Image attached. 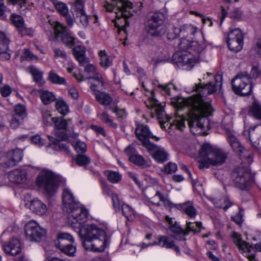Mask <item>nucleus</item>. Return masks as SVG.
<instances>
[{
  "mask_svg": "<svg viewBox=\"0 0 261 261\" xmlns=\"http://www.w3.org/2000/svg\"><path fill=\"white\" fill-rule=\"evenodd\" d=\"M231 85L234 93L242 96L250 95L253 87L252 82L246 71L238 73L232 80Z\"/></svg>",
  "mask_w": 261,
  "mask_h": 261,
  "instance_id": "9",
  "label": "nucleus"
},
{
  "mask_svg": "<svg viewBox=\"0 0 261 261\" xmlns=\"http://www.w3.org/2000/svg\"><path fill=\"white\" fill-rule=\"evenodd\" d=\"M84 70L86 72L89 74H93L96 76V74H98L96 71V68L95 66L91 64H88L85 66Z\"/></svg>",
  "mask_w": 261,
  "mask_h": 261,
  "instance_id": "60",
  "label": "nucleus"
},
{
  "mask_svg": "<svg viewBox=\"0 0 261 261\" xmlns=\"http://www.w3.org/2000/svg\"><path fill=\"white\" fill-rule=\"evenodd\" d=\"M100 118L109 126L114 128L117 127V124L114 122L112 119L109 118V115L107 113L103 112L101 113L100 115Z\"/></svg>",
  "mask_w": 261,
  "mask_h": 261,
  "instance_id": "47",
  "label": "nucleus"
},
{
  "mask_svg": "<svg viewBox=\"0 0 261 261\" xmlns=\"http://www.w3.org/2000/svg\"><path fill=\"white\" fill-rule=\"evenodd\" d=\"M9 180L16 184H21L27 179V172L25 170L15 169L8 174Z\"/></svg>",
  "mask_w": 261,
  "mask_h": 261,
  "instance_id": "15",
  "label": "nucleus"
},
{
  "mask_svg": "<svg viewBox=\"0 0 261 261\" xmlns=\"http://www.w3.org/2000/svg\"><path fill=\"white\" fill-rule=\"evenodd\" d=\"M49 81L54 84H66V81L64 78L60 77L53 71H51L48 75Z\"/></svg>",
  "mask_w": 261,
  "mask_h": 261,
  "instance_id": "40",
  "label": "nucleus"
},
{
  "mask_svg": "<svg viewBox=\"0 0 261 261\" xmlns=\"http://www.w3.org/2000/svg\"><path fill=\"white\" fill-rule=\"evenodd\" d=\"M29 208L34 213L40 216L45 214L47 210L46 205L38 199L31 201Z\"/></svg>",
  "mask_w": 261,
  "mask_h": 261,
  "instance_id": "18",
  "label": "nucleus"
},
{
  "mask_svg": "<svg viewBox=\"0 0 261 261\" xmlns=\"http://www.w3.org/2000/svg\"><path fill=\"white\" fill-rule=\"evenodd\" d=\"M121 210L123 215L128 221H133L135 218V213L134 210L128 205H121Z\"/></svg>",
  "mask_w": 261,
  "mask_h": 261,
  "instance_id": "34",
  "label": "nucleus"
},
{
  "mask_svg": "<svg viewBox=\"0 0 261 261\" xmlns=\"http://www.w3.org/2000/svg\"><path fill=\"white\" fill-rule=\"evenodd\" d=\"M42 116L43 123L46 126L50 125L55 120V117H51L50 112L47 110L42 111Z\"/></svg>",
  "mask_w": 261,
  "mask_h": 261,
  "instance_id": "42",
  "label": "nucleus"
},
{
  "mask_svg": "<svg viewBox=\"0 0 261 261\" xmlns=\"http://www.w3.org/2000/svg\"><path fill=\"white\" fill-rule=\"evenodd\" d=\"M177 165L175 163H168L165 167V171L169 174L174 173L177 170Z\"/></svg>",
  "mask_w": 261,
  "mask_h": 261,
  "instance_id": "59",
  "label": "nucleus"
},
{
  "mask_svg": "<svg viewBox=\"0 0 261 261\" xmlns=\"http://www.w3.org/2000/svg\"><path fill=\"white\" fill-rule=\"evenodd\" d=\"M261 75V69L257 66H253L250 74H248L249 77L252 82V79H256Z\"/></svg>",
  "mask_w": 261,
  "mask_h": 261,
  "instance_id": "54",
  "label": "nucleus"
},
{
  "mask_svg": "<svg viewBox=\"0 0 261 261\" xmlns=\"http://www.w3.org/2000/svg\"><path fill=\"white\" fill-rule=\"evenodd\" d=\"M0 91L2 96L8 97L12 93V89L10 86L5 85L1 89Z\"/></svg>",
  "mask_w": 261,
  "mask_h": 261,
  "instance_id": "63",
  "label": "nucleus"
},
{
  "mask_svg": "<svg viewBox=\"0 0 261 261\" xmlns=\"http://www.w3.org/2000/svg\"><path fill=\"white\" fill-rule=\"evenodd\" d=\"M213 202L215 207L223 208L224 211H226L233 204L232 202L227 197L220 200H215Z\"/></svg>",
  "mask_w": 261,
  "mask_h": 261,
  "instance_id": "33",
  "label": "nucleus"
},
{
  "mask_svg": "<svg viewBox=\"0 0 261 261\" xmlns=\"http://www.w3.org/2000/svg\"><path fill=\"white\" fill-rule=\"evenodd\" d=\"M50 1L52 2L57 11L62 16L67 15L68 13V9L65 3L61 2H58L57 0H50Z\"/></svg>",
  "mask_w": 261,
  "mask_h": 261,
  "instance_id": "37",
  "label": "nucleus"
},
{
  "mask_svg": "<svg viewBox=\"0 0 261 261\" xmlns=\"http://www.w3.org/2000/svg\"><path fill=\"white\" fill-rule=\"evenodd\" d=\"M54 149L56 150H59L62 151H68V147L67 143H63L60 140L58 142V143L55 146H54Z\"/></svg>",
  "mask_w": 261,
  "mask_h": 261,
  "instance_id": "61",
  "label": "nucleus"
},
{
  "mask_svg": "<svg viewBox=\"0 0 261 261\" xmlns=\"http://www.w3.org/2000/svg\"><path fill=\"white\" fill-rule=\"evenodd\" d=\"M232 237L233 242L240 250H244L247 249L248 252H250V249L252 247V245H250L248 243L243 241L240 234L234 232Z\"/></svg>",
  "mask_w": 261,
  "mask_h": 261,
  "instance_id": "23",
  "label": "nucleus"
},
{
  "mask_svg": "<svg viewBox=\"0 0 261 261\" xmlns=\"http://www.w3.org/2000/svg\"><path fill=\"white\" fill-rule=\"evenodd\" d=\"M129 160L136 165L142 168H147L150 166L144 158L138 153L130 156Z\"/></svg>",
  "mask_w": 261,
  "mask_h": 261,
  "instance_id": "28",
  "label": "nucleus"
},
{
  "mask_svg": "<svg viewBox=\"0 0 261 261\" xmlns=\"http://www.w3.org/2000/svg\"><path fill=\"white\" fill-rule=\"evenodd\" d=\"M228 139L230 145L235 152L238 153L242 151L243 147L237 138L233 134L231 133L228 134Z\"/></svg>",
  "mask_w": 261,
  "mask_h": 261,
  "instance_id": "27",
  "label": "nucleus"
},
{
  "mask_svg": "<svg viewBox=\"0 0 261 261\" xmlns=\"http://www.w3.org/2000/svg\"><path fill=\"white\" fill-rule=\"evenodd\" d=\"M22 36L28 35L32 37L33 35V31L31 28H26L24 25L17 30Z\"/></svg>",
  "mask_w": 261,
  "mask_h": 261,
  "instance_id": "58",
  "label": "nucleus"
},
{
  "mask_svg": "<svg viewBox=\"0 0 261 261\" xmlns=\"http://www.w3.org/2000/svg\"><path fill=\"white\" fill-rule=\"evenodd\" d=\"M150 201L152 203L157 205H160V202L161 201H162L165 205L171 206L173 205L170 200L166 199V198L159 191L156 192L154 196L150 198Z\"/></svg>",
  "mask_w": 261,
  "mask_h": 261,
  "instance_id": "25",
  "label": "nucleus"
},
{
  "mask_svg": "<svg viewBox=\"0 0 261 261\" xmlns=\"http://www.w3.org/2000/svg\"><path fill=\"white\" fill-rule=\"evenodd\" d=\"M202 227V224L200 222L192 223L190 222H187V227L185 230L184 235L188 234L190 231L194 232H199Z\"/></svg>",
  "mask_w": 261,
  "mask_h": 261,
  "instance_id": "36",
  "label": "nucleus"
},
{
  "mask_svg": "<svg viewBox=\"0 0 261 261\" xmlns=\"http://www.w3.org/2000/svg\"><path fill=\"white\" fill-rule=\"evenodd\" d=\"M73 54L81 65L83 66L88 62V59L85 57L86 49L84 46L79 45L75 47L73 50Z\"/></svg>",
  "mask_w": 261,
  "mask_h": 261,
  "instance_id": "21",
  "label": "nucleus"
},
{
  "mask_svg": "<svg viewBox=\"0 0 261 261\" xmlns=\"http://www.w3.org/2000/svg\"><path fill=\"white\" fill-rule=\"evenodd\" d=\"M222 76L217 75L215 77V83L208 82L206 84H195V90L197 95L184 98L176 97L172 99V102L178 109H181L183 107L187 106L189 108V113L185 118L182 116L176 117L172 122H170L171 118L167 116L166 121L161 122V127L165 129L166 126L169 123V128L174 125L180 130L185 127V121L188 122L191 131L196 134L194 129L199 128L203 129L204 127V122L207 120L206 118L211 115L213 110L211 105L208 102H205L203 98L207 95L216 92L218 89L222 87Z\"/></svg>",
  "mask_w": 261,
  "mask_h": 261,
  "instance_id": "1",
  "label": "nucleus"
},
{
  "mask_svg": "<svg viewBox=\"0 0 261 261\" xmlns=\"http://www.w3.org/2000/svg\"><path fill=\"white\" fill-rule=\"evenodd\" d=\"M36 58L34 55L28 49L25 48L23 50L22 55L21 56V60H31Z\"/></svg>",
  "mask_w": 261,
  "mask_h": 261,
  "instance_id": "55",
  "label": "nucleus"
},
{
  "mask_svg": "<svg viewBox=\"0 0 261 261\" xmlns=\"http://www.w3.org/2000/svg\"><path fill=\"white\" fill-rule=\"evenodd\" d=\"M146 105L148 108L154 109V112L159 117L163 115L164 111L161 108L160 103L157 100L151 98L147 102H146Z\"/></svg>",
  "mask_w": 261,
  "mask_h": 261,
  "instance_id": "30",
  "label": "nucleus"
},
{
  "mask_svg": "<svg viewBox=\"0 0 261 261\" xmlns=\"http://www.w3.org/2000/svg\"><path fill=\"white\" fill-rule=\"evenodd\" d=\"M3 248L7 254L14 256L21 251L20 242L18 239L13 238L10 241L9 244L4 246Z\"/></svg>",
  "mask_w": 261,
  "mask_h": 261,
  "instance_id": "16",
  "label": "nucleus"
},
{
  "mask_svg": "<svg viewBox=\"0 0 261 261\" xmlns=\"http://www.w3.org/2000/svg\"><path fill=\"white\" fill-rule=\"evenodd\" d=\"M100 59V65L105 68H107L112 65V59L108 55L105 50H101L99 53Z\"/></svg>",
  "mask_w": 261,
  "mask_h": 261,
  "instance_id": "32",
  "label": "nucleus"
},
{
  "mask_svg": "<svg viewBox=\"0 0 261 261\" xmlns=\"http://www.w3.org/2000/svg\"><path fill=\"white\" fill-rule=\"evenodd\" d=\"M62 199L68 213V218L69 222L72 224L77 223L80 225L86 221L88 212L75 201L73 196L69 189L66 188L64 190Z\"/></svg>",
  "mask_w": 261,
  "mask_h": 261,
  "instance_id": "5",
  "label": "nucleus"
},
{
  "mask_svg": "<svg viewBox=\"0 0 261 261\" xmlns=\"http://www.w3.org/2000/svg\"><path fill=\"white\" fill-rule=\"evenodd\" d=\"M199 157L200 160L198 162V166L202 169L208 168L210 165H222L225 162L227 155L222 150L205 143L201 146Z\"/></svg>",
  "mask_w": 261,
  "mask_h": 261,
  "instance_id": "4",
  "label": "nucleus"
},
{
  "mask_svg": "<svg viewBox=\"0 0 261 261\" xmlns=\"http://www.w3.org/2000/svg\"><path fill=\"white\" fill-rule=\"evenodd\" d=\"M22 156L23 151L18 148L8 152L3 163L4 167L7 168L14 167L22 160Z\"/></svg>",
  "mask_w": 261,
  "mask_h": 261,
  "instance_id": "14",
  "label": "nucleus"
},
{
  "mask_svg": "<svg viewBox=\"0 0 261 261\" xmlns=\"http://www.w3.org/2000/svg\"><path fill=\"white\" fill-rule=\"evenodd\" d=\"M75 149L78 152H84L86 150V145L84 142L77 141L75 145Z\"/></svg>",
  "mask_w": 261,
  "mask_h": 261,
  "instance_id": "64",
  "label": "nucleus"
},
{
  "mask_svg": "<svg viewBox=\"0 0 261 261\" xmlns=\"http://www.w3.org/2000/svg\"><path fill=\"white\" fill-rule=\"evenodd\" d=\"M56 37H60L62 42L66 46L71 47L74 45V38L68 32L66 27L57 22L54 27Z\"/></svg>",
  "mask_w": 261,
  "mask_h": 261,
  "instance_id": "13",
  "label": "nucleus"
},
{
  "mask_svg": "<svg viewBox=\"0 0 261 261\" xmlns=\"http://www.w3.org/2000/svg\"><path fill=\"white\" fill-rule=\"evenodd\" d=\"M107 176L108 179L112 183H117L121 179V175L117 172H109Z\"/></svg>",
  "mask_w": 261,
  "mask_h": 261,
  "instance_id": "50",
  "label": "nucleus"
},
{
  "mask_svg": "<svg viewBox=\"0 0 261 261\" xmlns=\"http://www.w3.org/2000/svg\"><path fill=\"white\" fill-rule=\"evenodd\" d=\"M56 128L54 130L55 135L59 137L60 138L64 139L65 138V133L64 130L67 125V121L63 118H55L54 121Z\"/></svg>",
  "mask_w": 261,
  "mask_h": 261,
  "instance_id": "19",
  "label": "nucleus"
},
{
  "mask_svg": "<svg viewBox=\"0 0 261 261\" xmlns=\"http://www.w3.org/2000/svg\"><path fill=\"white\" fill-rule=\"evenodd\" d=\"M173 205L182 210L190 218H194L197 214V211L194 206L193 202L191 201H188L178 204H173Z\"/></svg>",
  "mask_w": 261,
  "mask_h": 261,
  "instance_id": "17",
  "label": "nucleus"
},
{
  "mask_svg": "<svg viewBox=\"0 0 261 261\" xmlns=\"http://www.w3.org/2000/svg\"><path fill=\"white\" fill-rule=\"evenodd\" d=\"M90 161V159L87 156L83 154L77 155L75 159L76 164L79 166L84 167L89 164Z\"/></svg>",
  "mask_w": 261,
  "mask_h": 261,
  "instance_id": "44",
  "label": "nucleus"
},
{
  "mask_svg": "<svg viewBox=\"0 0 261 261\" xmlns=\"http://www.w3.org/2000/svg\"><path fill=\"white\" fill-rule=\"evenodd\" d=\"M124 152L126 155L128 157V159H130V156L135 155L138 153L137 150L133 145L128 146L125 149Z\"/></svg>",
  "mask_w": 261,
  "mask_h": 261,
  "instance_id": "62",
  "label": "nucleus"
},
{
  "mask_svg": "<svg viewBox=\"0 0 261 261\" xmlns=\"http://www.w3.org/2000/svg\"><path fill=\"white\" fill-rule=\"evenodd\" d=\"M249 113L256 118L261 119V105L256 101L253 102L250 109Z\"/></svg>",
  "mask_w": 261,
  "mask_h": 261,
  "instance_id": "38",
  "label": "nucleus"
},
{
  "mask_svg": "<svg viewBox=\"0 0 261 261\" xmlns=\"http://www.w3.org/2000/svg\"><path fill=\"white\" fill-rule=\"evenodd\" d=\"M166 238H167V236H163L160 238L158 243L154 242L153 243H149L147 245H145L144 243H143L142 247L143 248L147 247H148L150 246L155 245H159L161 246L162 247H164L165 245Z\"/></svg>",
  "mask_w": 261,
  "mask_h": 261,
  "instance_id": "57",
  "label": "nucleus"
},
{
  "mask_svg": "<svg viewBox=\"0 0 261 261\" xmlns=\"http://www.w3.org/2000/svg\"><path fill=\"white\" fill-rule=\"evenodd\" d=\"M29 72L33 77L35 82L41 86L43 85L44 82L43 81V73L33 66L29 67Z\"/></svg>",
  "mask_w": 261,
  "mask_h": 261,
  "instance_id": "26",
  "label": "nucleus"
},
{
  "mask_svg": "<svg viewBox=\"0 0 261 261\" xmlns=\"http://www.w3.org/2000/svg\"><path fill=\"white\" fill-rule=\"evenodd\" d=\"M24 231L26 239L31 242H39L45 238L46 234V230L34 220L25 224Z\"/></svg>",
  "mask_w": 261,
  "mask_h": 261,
  "instance_id": "10",
  "label": "nucleus"
},
{
  "mask_svg": "<svg viewBox=\"0 0 261 261\" xmlns=\"http://www.w3.org/2000/svg\"><path fill=\"white\" fill-rule=\"evenodd\" d=\"M169 229L173 233V237L176 239L180 240L182 237L185 236V231L180 227L179 225L177 223H174V225L169 226Z\"/></svg>",
  "mask_w": 261,
  "mask_h": 261,
  "instance_id": "31",
  "label": "nucleus"
},
{
  "mask_svg": "<svg viewBox=\"0 0 261 261\" xmlns=\"http://www.w3.org/2000/svg\"><path fill=\"white\" fill-rule=\"evenodd\" d=\"M56 108L60 113L63 115H65L68 112V107L63 100L56 101Z\"/></svg>",
  "mask_w": 261,
  "mask_h": 261,
  "instance_id": "41",
  "label": "nucleus"
},
{
  "mask_svg": "<svg viewBox=\"0 0 261 261\" xmlns=\"http://www.w3.org/2000/svg\"><path fill=\"white\" fill-rule=\"evenodd\" d=\"M87 79L93 80L90 82V88L92 90L99 91V90L102 89L104 82L102 77L99 74H96V76L88 77Z\"/></svg>",
  "mask_w": 261,
  "mask_h": 261,
  "instance_id": "24",
  "label": "nucleus"
},
{
  "mask_svg": "<svg viewBox=\"0 0 261 261\" xmlns=\"http://www.w3.org/2000/svg\"><path fill=\"white\" fill-rule=\"evenodd\" d=\"M180 50L174 53L172 61L178 67L190 70L198 61L199 54L205 47L204 44H200L197 41H190L182 38L178 44Z\"/></svg>",
  "mask_w": 261,
  "mask_h": 261,
  "instance_id": "2",
  "label": "nucleus"
},
{
  "mask_svg": "<svg viewBox=\"0 0 261 261\" xmlns=\"http://www.w3.org/2000/svg\"><path fill=\"white\" fill-rule=\"evenodd\" d=\"M135 134L138 139L141 142L142 145L145 147L148 151L152 150L155 145L151 143L149 139L150 138L158 140L159 138L153 136L150 132L148 126L143 124L138 125L135 129Z\"/></svg>",
  "mask_w": 261,
  "mask_h": 261,
  "instance_id": "11",
  "label": "nucleus"
},
{
  "mask_svg": "<svg viewBox=\"0 0 261 261\" xmlns=\"http://www.w3.org/2000/svg\"><path fill=\"white\" fill-rule=\"evenodd\" d=\"M12 21L15 26L17 28V30L22 27L24 25V21L23 18L18 15H12Z\"/></svg>",
  "mask_w": 261,
  "mask_h": 261,
  "instance_id": "51",
  "label": "nucleus"
},
{
  "mask_svg": "<svg viewBox=\"0 0 261 261\" xmlns=\"http://www.w3.org/2000/svg\"><path fill=\"white\" fill-rule=\"evenodd\" d=\"M39 92L40 98L44 105H48L56 99L55 95L47 90H41Z\"/></svg>",
  "mask_w": 261,
  "mask_h": 261,
  "instance_id": "29",
  "label": "nucleus"
},
{
  "mask_svg": "<svg viewBox=\"0 0 261 261\" xmlns=\"http://www.w3.org/2000/svg\"><path fill=\"white\" fill-rule=\"evenodd\" d=\"M234 186L241 190H248L254 182V175L250 169L243 166L235 168L232 173Z\"/></svg>",
  "mask_w": 261,
  "mask_h": 261,
  "instance_id": "8",
  "label": "nucleus"
},
{
  "mask_svg": "<svg viewBox=\"0 0 261 261\" xmlns=\"http://www.w3.org/2000/svg\"><path fill=\"white\" fill-rule=\"evenodd\" d=\"M79 235L85 249L94 252H102L109 245L110 237L97 226L87 225L80 229Z\"/></svg>",
  "mask_w": 261,
  "mask_h": 261,
  "instance_id": "3",
  "label": "nucleus"
},
{
  "mask_svg": "<svg viewBox=\"0 0 261 261\" xmlns=\"http://www.w3.org/2000/svg\"><path fill=\"white\" fill-rule=\"evenodd\" d=\"M243 39L244 36L240 29L237 28L230 31L226 39L229 49L234 52L241 50L243 46Z\"/></svg>",
  "mask_w": 261,
  "mask_h": 261,
  "instance_id": "12",
  "label": "nucleus"
},
{
  "mask_svg": "<svg viewBox=\"0 0 261 261\" xmlns=\"http://www.w3.org/2000/svg\"><path fill=\"white\" fill-rule=\"evenodd\" d=\"M157 54H158L157 57L154 59L155 63L157 64L168 60L169 56H168L166 53H164L162 50H159Z\"/></svg>",
  "mask_w": 261,
  "mask_h": 261,
  "instance_id": "52",
  "label": "nucleus"
},
{
  "mask_svg": "<svg viewBox=\"0 0 261 261\" xmlns=\"http://www.w3.org/2000/svg\"><path fill=\"white\" fill-rule=\"evenodd\" d=\"M73 242V238L71 235L68 233H60L58 236V242L56 243V246L57 248L61 249H64L65 247L68 246V244Z\"/></svg>",
  "mask_w": 261,
  "mask_h": 261,
  "instance_id": "20",
  "label": "nucleus"
},
{
  "mask_svg": "<svg viewBox=\"0 0 261 261\" xmlns=\"http://www.w3.org/2000/svg\"><path fill=\"white\" fill-rule=\"evenodd\" d=\"M165 20L166 15L163 12L159 11L149 12L144 22L146 33L151 37H162L167 32Z\"/></svg>",
  "mask_w": 261,
  "mask_h": 261,
  "instance_id": "6",
  "label": "nucleus"
},
{
  "mask_svg": "<svg viewBox=\"0 0 261 261\" xmlns=\"http://www.w3.org/2000/svg\"><path fill=\"white\" fill-rule=\"evenodd\" d=\"M95 95L96 100L102 105H109L112 101V98L105 93H96Z\"/></svg>",
  "mask_w": 261,
  "mask_h": 261,
  "instance_id": "35",
  "label": "nucleus"
},
{
  "mask_svg": "<svg viewBox=\"0 0 261 261\" xmlns=\"http://www.w3.org/2000/svg\"><path fill=\"white\" fill-rule=\"evenodd\" d=\"M242 159H245L247 162L250 164L252 162V151L249 150L242 149V151L238 153Z\"/></svg>",
  "mask_w": 261,
  "mask_h": 261,
  "instance_id": "43",
  "label": "nucleus"
},
{
  "mask_svg": "<svg viewBox=\"0 0 261 261\" xmlns=\"http://www.w3.org/2000/svg\"><path fill=\"white\" fill-rule=\"evenodd\" d=\"M181 34L184 36L193 35L197 32V28L190 24H185L180 27Z\"/></svg>",
  "mask_w": 261,
  "mask_h": 261,
  "instance_id": "39",
  "label": "nucleus"
},
{
  "mask_svg": "<svg viewBox=\"0 0 261 261\" xmlns=\"http://www.w3.org/2000/svg\"><path fill=\"white\" fill-rule=\"evenodd\" d=\"M72 9L73 13H76L77 15L85 13L82 0H76Z\"/></svg>",
  "mask_w": 261,
  "mask_h": 261,
  "instance_id": "45",
  "label": "nucleus"
},
{
  "mask_svg": "<svg viewBox=\"0 0 261 261\" xmlns=\"http://www.w3.org/2000/svg\"><path fill=\"white\" fill-rule=\"evenodd\" d=\"M23 120V118L22 117H18L17 115H13L10 122L11 127L13 128H17Z\"/></svg>",
  "mask_w": 261,
  "mask_h": 261,
  "instance_id": "56",
  "label": "nucleus"
},
{
  "mask_svg": "<svg viewBox=\"0 0 261 261\" xmlns=\"http://www.w3.org/2000/svg\"><path fill=\"white\" fill-rule=\"evenodd\" d=\"M62 177L50 170H44L38 175L36 182L49 196H52L57 190Z\"/></svg>",
  "mask_w": 261,
  "mask_h": 261,
  "instance_id": "7",
  "label": "nucleus"
},
{
  "mask_svg": "<svg viewBox=\"0 0 261 261\" xmlns=\"http://www.w3.org/2000/svg\"><path fill=\"white\" fill-rule=\"evenodd\" d=\"M0 44H2L3 46V48L0 47V59L3 61L9 60L11 58V54L9 50V45H8V48H5L4 44L1 43Z\"/></svg>",
  "mask_w": 261,
  "mask_h": 261,
  "instance_id": "46",
  "label": "nucleus"
},
{
  "mask_svg": "<svg viewBox=\"0 0 261 261\" xmlns=\"http://www.w3.org/2000/svg\"><path fill=\"white\" fill-rule=\"evenodd\" d=\"M64 249H61L60 251L68 256H74L76 252V247L73 244V242L68 244V246H66Z\"/></svg>",
  "mask_w": 261,
  "mask_h": 261,
  "instance_id": "49",
  "label": "nucleus"
},
{
  "mask_svg": "<svg viewBox=\"0 0 261 261\" xmlns=\"http://www.w3.org/2000/svg\"><path fill=\"white\" fill-rule=\"evenodd\" d=\"M151 150L154 151L153 157L158 162L163 163L168 160V154L164 148L155 145V147L150 151Z\"/></svg>",
  "mask_w": 261,
  "mask_h": 261,
  "instance_id": "22",
  "label": "nucleus"
},
{
  "mask_svg": "<svg viewBox=\"0 0 261 261\" xmlns=\"http://www.w3.org/2000/svg\"><path fill=\"white\" fill-rule=\"evenodd\" d=\"M13 115L24 118L26 116L25 108L22 105H17L15 107V113Z\"/></svg>",
  "mask_w": 261,
  "mask_h": 261,
  "instance_id": "53",
  "label": "nucleus"
},
{
  "mask_svg": "<svg viewBox=\"0 0 261 261\" xmlns=\"http://www.w3.org/2000/svg\"><path fill=\"white\" fill-rule=\"evenodd\" d=\"M181 33L180 28L173 27L168 32L167 35V38L169 40L174 39L178 37Z\"/></svg>",
  "mask_w": 261,
  "mask_h": 261,
  "instance_id": "48",
  "label": "nucleus"
}]
</instances>
